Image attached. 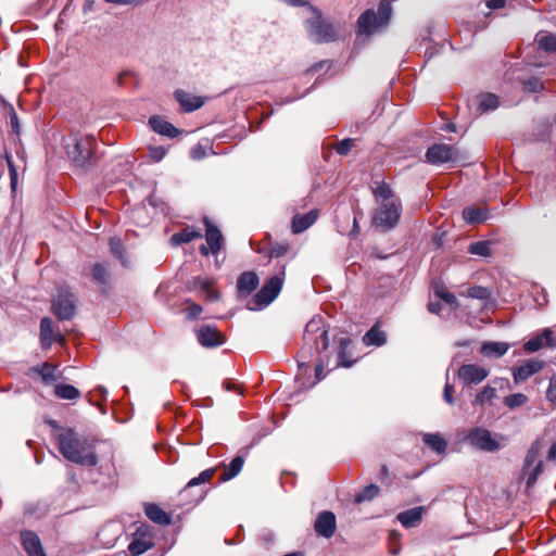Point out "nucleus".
<instances>
[{
    "label": "nucleus",
    "instance_id": "obj_26",
    "mask_svg": "<svg viewBox=\"0 0 556 556\" xmlns=\"http://www.w3.org/2000/svg\"><path fill=\"white\" fill-rule=\"evenodd\" d=\"M201 237L202 233L200 231L195 230L192 227H186L170 237V243L173 245H179L182 243H188Z\"/></svg>",
    "mask_w": 556,
    "mask_h": 556
},
{
    "label": "nucleus",
    "instance_id": "obj_42",
    "mask_svg": "<svg viewBox=\"0 0 556 556\" xmlns=\"http://www.w3.org/2000/svg\"><path fill=\"white\" fill-rule=\"evenodd\" d=\"M215 475V469L214 468H208V469H205L204 471H202L198 477L195 478H192L188 483H187V489L188 488H193L195 485H199L201 483H205V482H208Z\"/></svg>",
    "mask_w": 556,
    "mask_h": 556
},
{
    "label": "nucleus",
    "instance_id": "obj_55",
    "mask_svg": "<svg viewBox=\"0 0 556 556\" xmlns=\"http://www.w3.org/2000/svg\"><path fill=\"white\" fill-rule=\"evenodd\" d=\"M453 392H454L453 386L450 383H446L444 387V391H443V399L450 405L454 404Z\"/></svg>",
    "mask_w": 556,
    "mask_h": 556
},
{
    "label": "nucleus",
    "instance_id": "obj_16",
    "mask_svg": "<svg viewBox=\"0 0 556 556\" xmlns=\"http://www.w3.org/2000/svg\"><path fill=\"white\" fill-rule=\"evenodd\" d=\"M199 343L205 348L219 346L225 342V337L220 331L211 326H203L197 332Z\"/></svg>",
    "mask_w": 556,
    "mask_h": 556
},
{
    "label": "nucleus",
    "instance_id": "obj_17",
    "mask_svg": "<svg viewBox=\"0 0 556 556\" xmlns=\"http://www.w3.org/2000/svg\"><path fill=\"white\" fill-rule=\"evenodd\" d=\"M336 528V516L333 513L328 510L319 514L314 525L316 533L326 539H329L334 534Z\"/></svg>",
    "mask_w": 556,
    "mask_h": 556
},
{
    "label": "nucleus",
    "instance_id": "obj_8",
    "mask_svg": "<svg viewBox=\"0 0 556 556\" xmlns=\"http://www.w3.org/2000/svg\"><path fill=\"white\" fill-rule=\"evenodd\" d=\"M307 31L315 42H328L337 38L333 26L319 14L307 21Z\"/></svg>",
    "mask_w": 556,
    "mask_h": 556
},
{
    "label": "nucleus",
    "instance_id": "obj_58",
    "mask_svg": "<svg viewBox=\"0 0 556 556\" xmlns=\"http://www.w3.org/2000/svg\"><path fill=\"white\" fill-rule=\"evenodd\" d=\"M506 4V0H488L486 5L488 8L495 10V9H502Z\"/></svg>",
    "mask_w": 556,
    "mask_h": 556
},
{
    "label": "nucleus",
    "instance_id": "obj_45",
    "mask_svg": "<svg viewBox=\"0 0 556 556\" xmlns=\"http://www.w3.org/2000/svg\"><path fill=\"white\" fill-rule=\"evenodd\" d=\"M362 217V211H359L357 214H353L352 220H353V227L351 229H348V227H344L342 225H339V231L343 235L349 236H356L359 232V220Z\"/></svg>",
    "mask_w": 556,
    "mask_h": 556
},
{
    "label": "nucleus",
    "instance_id": "obj_32",
    "mask_svg": "<svg viewBox=\"0 0 556 556\" xmlns=\"http://www.w3.org/2000/svg\"><path fill=\"white\" fill-rule=\"evenodd\" d=\"M54 394L62 400H76L80 396V392L72 384L59 383L54 388Z\"/></svg>",
    "mask_w": 556,
    "mask_h": 556
},
{
    "label": "nucleus",
    "instance_id": "obj_5",
    "mask_svg": "<svg viewBox=\"0 0 556 556\" xmlns=\"http://www.w3.org/2000/svg\"><path fill=\"white\" fill-rule=\"evenodd\" d=\"M503 437L500 434H492V432L485 428L476 427L467 431L465 440L472 447L484 451V452H496L502 447Z\"/></svg>",
    "mask_w": 556,
    "mask_h": 556
},
{
    "label": "nucleus",
    "instance_id": "obj_44",
    "mask_svg": "<svg viewBox=\"0 0 556 556\" xmlns=\"http://www.w3.org/2000/svg\"><path fill=\"white\" fill-rule=\"evenodd\" d=\"M110 248H111L112 253L121 261V263L124 266H127L128 265V261L124 256L123 247H122L121 240L117 239V238H112L110 240Z\"/></svg>",
    "mask_w": 556,
    "mask_h": 556
},
{
    "label": "nucleus",
    "instance_id": "obj_38",
    "mask_svg": "<svg viewBox=\"0 0 556 556\" xmlns=\"http://www.w3.org/2000/svg\"><path fill=\"white\" fill-rule=\"evenodd\" d=\"M468 252L480 256H489L491 254L490 241H478L469 245Z\"/></svg>",
    "mask_w": 556,
    "mask_h": 556
},
{
    "label": "nucleus",
    "instance_id": "obj_4",
    "mask_svg": "<svg viewBox=\"0 0 556 556\" xmlns=\"http://www.w3.org/2000/svg\"><path fill=\"white\" fill-rule=\"evenodd\" d=\"M303 340L305 345L314 348L317 353L327 350L329 344L328 331L321 316H315L306 324Z\"/></svg>",
    "mask_w": 556,
    "mask_h": 556
},
{
    "label": "nucleus",
    "instance_id": "obj_59",
    "mask_svg": "<svg viewBox=\"0 0 556 556\" xmlns=\"http://www.w3.org/2000/svg\"><path fill=\"white\" fill-rule=\"evenodd\" d=\"M10 121H11V126H12L13 130L16 134H18L20 132V124H18L17 115L14 111L11 113Z\"/></svg>",
    "mask_w": 556,
    "mask_h": 556
},
{
    "label": "nucleus",
    "instance_id": "obj_1",
    "mask_svg": "<svg viewBox=\"0 0 556 556\" xmlns=\"http://www.w3.org/2000/svg\"><path fill=\"white\" fill-rule=\"evenodd\" d=\"M59 451L67 460L87 467L98 464L93 442L73 429H65L58 435Z\"/></svg>",
    "mask_w": 556,
    "mask_h": 556
},
{
    "label": "nucleus",
    "instance_id": "obj_25",
    "mask_svg": "<svg viewBox=\"0 0 556 556\" xmlns=\"http://www.w3.org/2000/svg\"><path fill=\"white\" fill-rule=\"evenodd\" d=\"M56 340L53 334L52 320L48 317L42 318L40 323V342L42 349H49L52 342Z\"/></svg>",
    "mask_w": 556,
    "mask_h": 556
},
{
    "label": "nucleus",
    "instance_id": "obj_49",
    "mask_svg": "<svg viewBox=\"0 0 556 556\" xmlns=\"http://www.w3.org/2000/svg\"><path fill=\"white\" fill-rule=\"evenodd\" d=\"M434 293L439 299L443 300L445 303H447L450 305L456 304L455 295L453 293L448 292L447 290H445L443 287L435 288Z\"/></svg>",
    "mask_w": 556,
    "mask_h": 556
},
{
    "label": "nucleus",
    "instance_id": "obj_56",
    "mask_svg": "<svg viewBox=\"0 0 556 556\" xmlns=\"http://www.w3.org/2000/svg\"><path fill=\"white\" fill-rule=\"evenodd\" d=\"M7 162H8V166H9L11 184H12V187H14V185L16 182V178H17L16 168H15L11 157L8 155H7Z\"/></svg>",
    "mask_w": 556,
    "mask_h": 556
},
{
    "label": "nucleus",
    "instance_id": "obj_64",
    "mask_svg": "<svg viewBox=\"0 0 556 556\" xmlns=\"http://www.w3.org/2000/svg\"><path fill=\"white\" fill-rule=\"evenodd\" d=\"M287 3H289L292 7H301L306 4L304 0H285Z\"/></svg>",
    "mask_w": 556,
    "mask_h": 556
},
{
    "label": "nucleus",
    "instance_id": "obj_43",
    "mask_svg": "<svg viewBox=\"0 0 556 556\" xmlns=\"http://www.w3.org/2000/svg\"><path fill=\"white\" fill-rule=\"evenodd\" d=\"M351 344V340L349 338H340L339 340V365L343 367H350L352 362L346 361V349Z\"/></svg>",
    "mask_w": 556,
    "mask_h": 556
},
{
    "label": "nucleus",
    "instance_id": "obj_9",
    "mask_svg": "<svg viewBox=\"0 0 556 556\" xmlns=\"http://www.w3.org/2000/svg\"><path fill=\"white\" fill-rule=\"evenodd\" d=\"M372 187V193L376 200V203L381 206V208H399L402 203L400 198L396 195L394 190L391 188L389 184L386 181H375Z\"/></svg>",
    "mask_w": 556,
    "mask_h": 556
},
{
    "label": "nucleus",
    "instance_id": "obj_13",
    "mask_svg": "<svg viewBox=\"0 0 556 556\" xmlns=\"http://www.w3.org/2000/svg\"><path fill=\"white\" fill-rule=\"evenodd\" d=\"M399 219V211H375L371 217V227L376 231L383 232L393 228Z\"/></svg>",
    "mask_w": 556,
    "mask_h": 556
},
{
    "label": "nucleus",
    "instance_id": "obj_19",
    "mask_svg": "<svg viewBox=\"0 0 556 556\" xmlns=\"http://www.w3.org/2000/svg\"><path fill=\"white\" fill-rule=\"evenodd\" d=\"M149 125L153 129V131L162 136H166L168 138H175L180 134V130H178L169 122L165 121L163 117L157 115L150 117Z\"/></svg>",
    "mask_w": 556,
    "mask_h": 556
},
{
    "label": "nucleus",
    "instance_id": "obj_31",
    "mask_svg": "<svg viewBox=\"0 0 556 556\" xmlns=\"http://www.w3.org/2000/svg\"><path fill=\"white\" fill-rule=\"evenodd\" d=\"M535 42L541 50H544L546 52H556V36L555 35H552V34H548L545 31H540L535 36Z\"/></svg>",
    "mask_w": 556,
    "mask_h": 556
},
{
    "label": "nucleus",
    "instance_id": "obj_33",
    "mask_svg": "<svg viewBox=\"0 0 556 556\" xmlns=\"http://www.w3.org/2000/svg\"><path fill=\"white\" fill-rule=\"evenodd\" d=\"M33 370L40 375L46 384H50L58 379L55 375L56 367L48 362L41 366L34 367Z\"/></svg>",
    "mask_w": 556,
    "mask_h": 556
},
{
    "label": "nucleus",
    "instance_id": "obj_18",
    "mask_svg": "<svg viewBox=\"0 0 556 556\" xmlns=\"http://www.w3.org/2000/svg\"><path fill=\"white\" fill-rule=\"evenodd\" d=\"M22 543L28 556H47L41 546L39 536L33 531H25L21 534Z\"/></svg>",
    "mask_w": 556,
    "mask_h": 556
},
{
    "label": "nucleus",
    "instance_id": "obj_37",
    "mask_svg": "<svg viewBox=\"0 0 556 556\" xmlns=\"http://www.w3.org/2000/svg\"><path fill=\"white\" fill-rule=\"evenodd\" d=\"M497 105H498L497 97L493 93H486L481 97L478 109L481 113H483L489 110L496 109Z\"/></svg>",
    "mask_w": 556,
    "mask_h": 556
},
{
    "label": "nucleus",
    "instance_id": "obj_50",
    "mask_svg": "<svg viewBox=\"0 0 556 556\" xmlns=\"http://www.w3.org/2000/svg\"><path fill=\"white\" fill-rule=\"evenodd\" d=\"M289 250L287 242L275 243L269 250V257H280L285 255Z\"/></svg>",
    "mask_w": 556,
    "mask_h": 556
},
{
    "label": "nucleus",
    "instance_id": "obj_23",
    "mask_svg": "<svg viewBox=\"0 0 556 556\" xmlns=\"http://www.w3.org/2000/svg\"><path fill=\"white\" fill-rule=\"evenodd\" d=\"M258 282V277L254 271H244L238 278L237 288L241 294H250L257 288Z\"/></svg>",
    "mask_w": 556,
    "mask_h": 556
},
{
    "label": "nucleus",
    "instance_id": "obj_6",
    "mask_svg": "<svg viewBox=\"0 0 556 556\" xmlns=\"http://www.w3.org/2000/svg\"><path fill=\"white\" fill-rule=\"evenodd\" d=\"M285 266L281 270L271 276L262 289L254 295L252 302L255 306L250 307L251 309L261 308L269 305L280 293L283 281H285Z\"/></svg>",
    "mask_w": 556,
    "mask_h": 556
},
{
    "label": "nucleus",
    "instance_id": "obj_48",
    "mask_svg": "<svg viewBox=\"0 0 556 556\" xmlns=\"http://www.w3.org/2000/svg\"><path fill=\"white\" fill-rule=\"evenodd\" d=\"M355 146L354 139L348 138L338 142L334 147V150L338 154L346 155L352 148Z\"/></svg>",
    "mask_w": 556,
    "mask_h": 556
},
{
    "label": "nucleus",
    "instance_id": "obj_57",
    "mask_svg": "<svg viewBox=\"0 0 556 556\" xmlns=\"http://www.w3.org/2000/svg\"><path fill=\"white\" fill-rule=\"evenodd\" d=\"M202 313V307L198 304H191L187 309L189 318H197Z\"/></svg>",
    "mask_w": 556,
    "mask_h": 556
},
{
    "label": "nucleus",
    "instance_id": "obj_53",
    "mask_svg": "<svg viewBox=\"0 0 556 556\" xmlns=\"http://www.w3.org/2000/svg\"><path fill=\"white\" fill-rule=\"evenodd\" d=\"M546 399L548 402L556 404V376L549 380V386L546 391Z\"/></svg>",
    "mask_w": 556,
    "mask_h": 556
},
{
    "label": "nucleus",
    "instance_id": "obj_15",
    "mask_svg": "<svg viewBox=\"0 0 556 556\" xmlns=\"http://www.w3.org/2000/svg\"><path fill=\"white\" fill-rule=\"evenodd\" d=\"M544 362L540 359H529L525 364L514 368L513 378L516 384L528 380L530 377L542 370Z\"/></svg>",
    "mask_w": 556,
    "mask_h": 556
},
{
    "label": "nucleus",
    "instance_id": "obj_41",
    "mask_svg": "<svg viewBox=\"0 0 556 556\" xmlns=\"http://www.w3.org/2000/svg\"><path fill=\"white\" fill-rule=\"evenodd\" d=\"M379 491L380 490L376 484H369L355 496V501L357 503L370 501L379 494Z\"/></svg>",
    "mask_w": 556,
    "mask_h": 556
},
{
    "label": "nucleus",
    "instance_id": "obj_2",
    "mask_svg": "<svg viewBox=\"0 0 556 556\" xmlns=\"http://www.w3.org/2000/svg\"><path fill=\"white\" fill-rule=\"evenodd\" d=\"M96 146L97 141L92 135L74 134L66 139L65 150L77 166H85L91 161Z\"/></svg>",
    "mask_w": 556,
    "mask_h": 556
},
{
    "label": "nucleus",
    "instance_id": "obj_62",
    "mask_svg": "<svg viewBox=\"0 0 556 556\" xmlns=\"http://www.w3.org/2000/svg\"><path fill=\"white\" fill-rule=\"evenodd\" d=\"M106 3H113L118 5H128L134 3L136 0H104Z\"/></svg>",
    "mask_w": 556,
    "mask_h": 556
},
{
    "label": "nucleus",
    "instance_id": "obj_54",
    "mask_svg": "<svg viewBox=\"0 0 556 556\" xmlns=\"http://www.w3.org/2000/svg\"><path fill=\"white\" fill-rule=\"evenodd\" d=\"M166 154V150L163 147H155L150 149V155L153 161H161Z\"/></svg>",
    "mask_w": 556,
    "mask_h": 556
},
{
    "label": "nucleus",
    "instance_id": "obj_28",
    "mask_svg": "<svg viewBox=\"0 0 556 556\" xmlns=\"http://www.w3.org/2000/svg\"><path fill=\"white\" fill-rule=\"evenodd\" d=\"M244 459L241 456H236L228 465L224 466V472L219 477L222 482H226L235 478L242 469Z\"/></svg>",
    "mask_w": 556,
    "mask_h": 556
},
{
    "label": "nucleus",
    "instance_id": "obj_40",
    "mask_svg": "<svg viewBox=\"0 0 556 556\" xmlns=\"http://www.w3.org/2000/svg\"><path fill=\"white\" fill-rule=\"evenodd\" d=\"M529 401L528 396L523 393H515L505 397L504 403L510 409L523 406Z\"/></svg>",
    "mask_w": 556,
    "mask_h": 556
},
{
    "label": "nucleus",
    "instance_id": "obj_10",
    "mask_svg": "<svg viewBox=\"0 0 556 556\" xmlns=\"http://www.w3.org/2000/svg\"><path fill=\"white\" fill-rule=\"evenodd\" d=\"M205 222V241L206 244H201L200 247V253L203 256H207L210 253L213 255H216L224 245V237L220 232V230L211 224L207 218L204 219Z\"/></svg>",
    "mask_w": 556,
    "mask_h": 556
},
{
    "label": "nucleus",
    "instance_id": "obj_39",
    "mask_svg": "<svg viewBox=\"0 0 556 556\" xmlns=\"http://www.w3.org/2000/svg\"><path fill=\"white\" fill-rule=\"evenodd\" d=\"M463 218L468 224H479L488 218V211H462Z\"/></svg>",
    "mask_w": 556,
    "mask_h": 556
},
{
    "label": "nucleus",
    "instance_id": "obj_24",
    "mask_svg": "<svg viewBox=\"0 0 556 556\" xmlns=\"http://www.w3.org/2000/svg\"><path fill=\"white\" fill-rule=\"evenodd\" d=\"M144 513L150 520L161 526H167L172 521L170 516L156 504H147Z\"/></svg>",
    "mask_w": 556,
    "mask_h": 556
},
{
    "label": "nucleus",
    "instance_id": "obj_14",
    "mask_svg": "<svg viewBox=\"0 0 556 556\" xmlns=\"http://www.w3.org/2000/svg\"><path fill=\"white\" fill-rule=\"evenodd\" d=\"M489 375V371L477 364H466L459 367L458 377L466 384H477L482 382Z\"/></svg>",
    "mask_w": 556,
    "mask_h": 556
},
{
    "label": "nucleus",
    "instance_id": "obj_3",
    "mask_svg": "<svg viewBox=\"0 0 556 556\" xmlns=\"http://www.w3.org/2000/svg\"><path fill=\"white\" fill-rule=\"evenodd\" d=\"M392 13L391 4L388 0L380 1L377 13L369 9L365 11L357 20L359 34L369 35L380 26L388 24Z\"/></svg>",
    "mask_w": 556,
    "mask_h": 556
},
{
    "label": "nucleus",
    "instance_id": "obj_35",
    "mask_svg": "<svg viewBox=\"0 0 556 556\" xmlns=\"http://www.w3.org/2000/svg\"><path fill=\"white\" fill-rule=\"evenodd\" d=\"M194 287L206 293L207 299H218V292L214 289V280L211 278H198L194 280Z\"/></svg>",
    "mask_w": 556,
    "mask_h": 556
},
{
    "label": "nucleus",
    "instance_id": "obj_63",
    "mask_svg": "<svg viewBox=\"0 0 556 556\" xmlns=\"http://www.w3.org/2000/svg\"><path fill=\"white\" fill-rule=\"evenodd\" d=\"M547 459L548 460H556V442H554L552 444V446L549 447L548 454H547Z\"/></svg>",
    "mask_w": 556,
    "mask_h": 556
},
{
    "label": "nucleus",
    "instance_id": "obj_51",
    "mask_svg": "<svg viewBox=\"0 0 556 556\" xmlns=\"http://www.w3.org/2000/svg\"><path fill=\"white\" fill-rule=\"evenodd\" d=\"M92 276L96 280L104 283L108 277L105 267L101 264H96L92 268Z\"/></svg>",
    "mask_w": 556,
    "mask_h": 556
},
{
    "label": "nucleus",
    "instance_id": "obj_21",
    "mask_svg": "<svg viewBox=\"0 0 556 556\" xmlns=\"http://www.w3.org/2000/svg\"><path fill=\"white\" fill-rule=\"evenodd\" d=\"M318 211H308L305 214H298L292 218L291 229L293 233H301L309 228L318 217Z\"/></svg>",
    "mask_w": 556,
    "mask_h": 556
},
{
    "label": "nucleus",
    "instance_id": "obj_20",
    "mask_svg": "<svg viewBox=\"0 0 556 556\" xmlns=\"http://www.w3.org/2000/svg\"><path fill=\"white\" fill-rule=\"evenodd\" d=\"M175 98L185 112L195 111L204 104L201 97L188 93L184 90H177L175 92Z\"/></svg>",
    "mask_w": 556,
    "mask_h": 556
},
{
    "label": "nucleus",
    "instance_id": "obj_29",
    "mask_svg": "<svg viewBox=\"0 0 556 556\" xmlns=\"http://www.w3.org/2000/svg\"><path fill=\"white\" fill-rule=\"evenodd\" d=\"M366 345L381 346L387 342L386 333L377 326L370 328L363 337Z\"/></svg>",
    "mask_w": 556,
    "mask_h": 556
},
{
    "label": "nucleus",
    "instance_id": "obj_22",
    "mask_svg": "<svg viewBox=\"0 0 556 556\" xmlns=\"http://www.w3.org/2000/svg\"><path fill=\"white\" fill-rule=\"evenodd\" d=\"M425 511V507L418 506L400 513L396 518L405 528H413L420 523Z\"/></svg>",
    "mask_w": 556,
    "mask_h": 556
},
{
    "label": "nucleus",
    "instance_id": "obj_30",
    "mask_svg": "<svg viewBox=\"0 0 556 556\" xmlns=\"http://www.w3.org/2000/svg\"><path fill=\"white\" fill-rule=\"evenodd\" d=\"M422 440L426 445L439 454L444 453L447 447V442L439 433H426Z\"/></svg>",
    "mask_w": 556,
    "mask_h": 556
},
{
    "label": "nucleus",
    "instance_id": "obj_7",
    "mask_svg": "<svg viewBox=\"0 0 556 556\" xmlns=\"http://www.w3.org/2000/svg\"><path fill=\"white\" fill-rule=\"evenodd\" d=\"M427 161L433 165L444 163H459L465 160L460 151L452 144L435 143L428 148L426 153Z\"/></svg>",
    "mask_w": 556,
    "mask_h": 556
},
{
    "label": "nucleus",
    "instance_id": "obj_11",
    "mask_svg": "<svg viewBox=\"0 0 556 556\" xmlns=\"http://www.w3.org/2000/svg\"><path fill=\"white\" fill-rule=\"evenodd\" d=\"M52 309L60 319H71L75 314L74 295L67 290H61L52 302Z\"/></svg>",
    "mask_w": 556,
    "mask_h": 556
},
{
    "label": "nucleus",
    "instance_id": "obj_61",
    "mask_svg": "<svg viewBox=\"0 0 556 556\" xmlns=\"http://www.w3.org/2000/svg\"><path fill=\"white\" fill-rule=\"evenodd\" d=\"M315 374H316L317 380H321L325 377V375H324V364L323 363H318L316 365Z\"/></svg>",
    "mask_w": 556,
    "mask_h": 556
},
{
    "label": "nucleus",
    "instance_id": "obj_36",
    "mask_svg": "<svg viewBox=\"0 0 556 556\" xmlns=\"http://www.w3.org/2000/svg\"><path fill=\"white\" fill-rule=\"evenodd\" d=\"M153 543L147 539H135L128 545V551L132 556H139L149 551Z\"/></svg>",
    "mask_w": 556,
    "mask_h": 556
},
{
    "label": "nucleus",
    "instance_id": "obj_60",
    "mask_svg": "<svg viewBox=\"0 0 556 556\" xmlns=\"http://www.w3.org/2000/svg\"><path fill=\"white\" fill-rule=\"evenodd\" d=\"M442 305L440 302H430L428 304V309L430 313L439 314L441 312Z\"/></svg>",
    "mask_w": 556,
    "mask_h": 556
},
{
    "label": "nucleus",
    "instance_id": "obj_47",
    "mask_svg": "<svg viewBox=\"0 0 556 556\" xmlns=\"http://www.w3.org/2000/svg\"><path fill=\"white\" fill-rule=\"evenodd\" d=\"M467 294L472 299L486 300L490 296V291L488 288L475 286L468 289Z\"/></svg>",
    "mask_w": 556,
    "mask_h": 556
},
{
    "label": "nucleus",
    "instance_id": "obj_12",
    "mask_svg": "<svg viewBox=\"0 0 556 556\" xmlns=\"http://www.w3.org/2000/svg\"><path fill=\"white\" fill-rule=\"evenodd\" d=\"M543 447H544L543 441L536 440L535 442L532 443L531 447L529 448V451L527 453L526 460H525L526 467L530 468V467L534 466L533 471L529 475L528 480H527L528 486H532L535 483L539 475L542 472L543 464L541 460H539V462H536V460H538V457L540 456Z\"/></svg>",
    "mask_w": 556,
    "mask_h": 556
},
{
    "label": "nucleus",
    "instance_id": "obj_27",
    "mask_svg": "<svg viewBox=\"0 0 556 556\" xmlns=\"http://www.w3.org/2000/svg\"><path fill=\"white\" fill-rule=\"evenodd\" d=\"M509 344L505 342H485L481 348V353L488 357H501L507 353Z\"/></svg>",
    "mask_w": 556,
    "mask_h": 556
},
{
    "label": "nucleus",
    "instance_id": "obj_34",
    "mask_svg": "<svg viewBox=\"0 0 556 556\" xmlns=\"http://www.w3.org/2000/svg\"><path fill=\"white\" fill-rule=\"evenodd\" d=\"M496 397V389L490 386L484 387L480 392L477 393L473 404L481 407L491 405L493 400Z\"/></svg>",
    "mask_w": 556,
    "mask_h": 556
},
{
    "label": "nucleus",
    "instance_id": "obj_46",
    "mask_svg": "<svg viewBox=\"0 0 556 556\" xmlns=\"http://www.w3.org/2000/svg\"><path fill=\"white\" fill-rule=\"evenodd\" d=\"M545 344H544V341H543V338L541 334L534 337V338H531L530 340H528L525 344H523V350L527 352V353H533V352H536L539 350H541L542 348H544Z\"/></svg>",
    "mask_w": 556,
    "mask_h": 556
},
{
    "label": "nucleus",
    "instance_id": "obj_52",
    "mask_svg": "<svg viewBox=\"0 0 556 556\" xmlns=\"http://www.w3.org/2000/svg\"><path fill=\"white\" fill-rule=\"evenodd\" d=\"M542 338H543V341H544V344L545 346H548V348H556V336L554 334V332L546 328L543 330V332L541 333Z\"/></svg>",
    "mask_w": 556,
    "mask_h": 556
}]
</instances>
